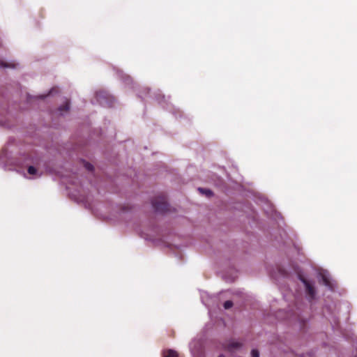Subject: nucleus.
I'll use <instances>...</instances> for the list:
<instances>
[{"label": "nucleus", "instance_id": "nucleus-7", "mask_svg": "<svg viewBox=\"0 0 357 357\" xmlns=\"http://www.w3.org/2000/svg\"><path fill=\"white\" fill-rule=\"evenodd\" d=\"M36 172H37V170H36V169L34 167H33V166H29V167H28V173H29V174L34 175V174H36Z\"/></svg>", "mask_w": 357, "mask_h": 357}, {"label": "nucleus", "instance_id": "nucleus-10", "mask_svg": "<svg viewBox=\"0 0 357 357\" xmlns=\"http://www.w3.org/2000/svg\"><path fill=\"white\" fill-rule=\"evenodd\" d=\"M84 167L89 171H92L93 169V166L91 163L87 162H84Z\"/></svg>", "mask_w": 357, "mask_h": 357}, {"label": "nucleus", "instance_id": "nucleus-4", "mask_svg": "<svg viewBox=\"0 0 357 357\" xmlns=\"http://www.w3.org/2000/svg\"><path fill=\"white\" fill-rule=\"evenodd\" d=\"M163 357H178V353L172 349H167L163 351Z\"/></svg>", "mask_w": 357, "mask_h": 357}, {"label": "nucleus", "instance_id": "nucleus-3", "mask_svg": "<svg viewBox=\"0 0 357 357\" xmlns=\"http://www.w3.org/2000/svg\"><path fill=\"white\" fill-rule=\"evenodd\" d=\"M241 347V344L237 342H230L229 343L224 345V349L229 351H232L234 349L239 348Z\"/></svg>", "mask_w": 357, "mask_h": 357}, {"label": "nucleus", "instance_id": "nucleus-11", "mask_svg": "<svg viewBox=\"0 0 357 357\" xmlns=\"http://www.w3.org/2000/svg\"><path fill=\"white\" fill-rule=\"evenodd\" d=\"M251 354L252 357H259V353L257 349H252Z\"/></svg>", "mask_w": 357, "mask_h": 357}, {"label": "nucleus", "instance_id": "nucleus-12", "mask_svg": "<svg viewBox=\"0 0 357 357\" xmlns=\"http://www.w3.org/2000/svg\"><path fill=\"white\" fill-rule=\"evenodd\" d=\"M323 280H324V282L326 285H328L329 284V281H328V280L326 278L324 277Z\"/></svg>", "mask_w": 357, "mask_h": 357}, {"label": "nucleus", "instance_id": "nucleus-9", "mask_svg": "<svg viewBox=\"0 0 357 357\" xmlns=\"http://www.w3.org/2000/svg\"><path fill=\"white\" fill-rule=\"evenodd\" d=\"M233 306V303L231 301H227L224 303V307L225 309H229Z\"/></svg>", "mask_w": 357, "mask_h": 357}, {"label": "nucleus", "instance_id": "nucleus-1", "mask_svg": "<svg viewBox=\"0 0 357 357\" xmlns=\"http://www.w3.org/2000/svg\"><path fill=\"white\" fill-rule=\"evenodd\" d=\"M152 205L155 212L163 213L169 211V204L165 194H160L152 200Z\"/></svg>", "mask_w": 357, "mask_h": 357}, {"label": "nucleus", "instance_id": "nucleus-6", "mask_svg": "<svg viewBox=\"0 0 357 357\" xmlns=\"http://www.w3.org/2000/svg\"><path fill=\"white\" fill-rule=\"evenodd\" d=\"M198 190L202 194H204L207 197H211L213 195V192L209 189L199 188Z\"/></svg>", "mask_w": 357, "mask_h": 357}, {"label": "nucleus", "instance_id": "nucleus-8", "mask_svg": "<svg viewBox=\"0 0 357 357\" xmlns=\"http://www.w3.org/2000/svg\"><path fill=\"white\" fill-rule=\"evenodd\" d=\"M1 67H3V68H8V67L14 68L15 65H13V64H8V63H6L4 61H0V68Z\"/></svg>", "mask_w": 357, "mask_h": 357}, {"label": "nucleus", "instance_id": "nucleus-13", "mask_svg": "<svg viewBox=\"0 0 357 357\" xmlns=\"http://www.w3.org/2000/svg\"><path fill=\"white\" fill-rule=\"evenodd\" d=\"M219 357H225L223 354H220Z\"/></svg>", "mask_w": 357, "mask_h": 357}, {"label": "nucleus", "instance_id": "nucleus-2", "mask_svg": "<svg viewBox=\"0 0 357 357\" xmlns=\"http://www.w3.org/2000/svg\"><path fill=\"white\" fill-rule=\"evenodd\" d=\"M300 279L305 287L307 294L311 297V298H313L315 295V289L314 287L310 284V282L307 280H306L303 277H300Z\"/></svg>", "mask_w": 357, "mask_h": 357}, {"label": "nucleus", "instance_id": "nucleus-5", "mask_svg": "<svg viewBox=\"0 0 357 357\" xmlns=\"http://www.w3.org/2000/svg\"><path fill=\"white\" fill-rule=\"evenodd\" d=\"M69 109H70V102L68 100H66V102L59 108V110L61 112H68L69 110Z\"/></svg>", "mask_w": 357, "mask_h": 357}]
</instances>
